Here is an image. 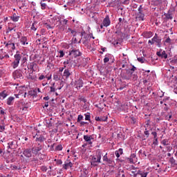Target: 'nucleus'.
Masks as SVG:
<instances>
[{"mask_svg":"<svg viewBox=\"0 0 177 177\" xmlns=\"http://www.w3.org/2000/svg\"><path fill=\"white\" fill-rule=\"evenodd\" d=\"M6 44V48L7 49H11V50H15L16 48H19L20 46V43L17 41V39L16 37H13L7 43H4Z\"/></svg>","mask_w":177,"mask_h":177,"instance_id":"1","label":"nucleus"},{"mask_svg":"<svg viewBox=\"0 0 177 177\" xmlns=\"http://www.w3.org/2000/svg\"><path fill=\"white\" fill-rule=\"evenodd\" d=\"M102 153L100 150H97L96 151L95 156H93L91 160V165L93 167H96L97 165V162H101L100 160H102Z\"/></svg>","mask_w":177,"mask_h":177,"instance_id":"2","label":"nucleus"},{"mask_svg":"<svg viewBox=\"0 0 177 177\" xmlns=\"http://www.w3.org/2000/svg\"><path fill=\"white\" fill-rule=\"evenodd\" d=\"M14 59L12 66L14 68H17V67H19L20 60H21V55H20V52L19 50H17L16 54L14 55Z\"/></svg>","mask_w":177,"mask_h":177,"instance_id":"3","label":"nucleus"},{"mask_svg":"<svg viewBox=\"0 0 177 177\" xmlns=\"http://www.w3.org/2000/svg\"><path fill=\"white\" fill-rule=\"evenodd\" d=\"M132 74H133V72H131V71H129L128 69L126 71H122L120 73V75L122 78V80H129L132 77Z\"/></svg>","mask_w":177,"mask_h":177,"instance_id":"4","label":"nucleus"},{"mask_svg":"<svg viewBox=\"0 0 177 177\" xmlns=\"http://www.w3.org/2000/svg\"><path fill=\"white\" fill-rule=\"evenodd\" d=\"M154 42L157 44L158 48H161V39L158 38L157 34L151 39L149 40L148 44H151V45L154 44Z\"/></svg>","mask_w":177,"mask_h":177,"instance_id":"5","label":"nucleus"},{"mask_svg":"<svg viewBox=\"0 0 177 177\" xmlns=\"http://www.w3.org/2000/svg\"><path fill=\"white\" fill-rule=\"evenodd\" d=\"M12 77L15 80H23L24 78V75H23V73L20 70H16L12 73Z\"/></svg>","mask_w":177,"mask_h":177,"instance_id":"6","label":"nucleus"},{"mask_svg":"<svg viewBox=\"0 0 177 177\" xmlns=\"http://www.w3.org/2000/svg\"><path fill=\"white\" fill-rule=\"evenodd\" d=\"M42 149H44V147L40 143H37V146L32 147V153L35 154V156H38V153H39Z\"/></svg>","mask_w":177,"mask_h":177,"instance_id":"7","label":"nucleus"},{"mask_svg":"<svg viewBox=\"0 0 177 177\" xmlns=\"http://www.w3.org/2000/svg\"><path fill=\"white\" fill-rule=\"evenodd\" d=\"M69 55L72 56V57H78L81 56V51H80V49L72 48L69 52Z\"/></svg>","mask_w":177,"mask_h":177,"instance_id":"8","label":"nucleus"},{"mask_svg":"<svg viewBox=\"0 0 177 177\" xmlns=\"http://www.w3.org/2000/svg\"><path fill=\"white\" fill-rule=\"evenodd\" d=\"M103 161H104V162H105V164H107L109 165H111V164H113L114 162V159L113 158H109L107 156V153H106L103 156Z\"/></svg>","mask_w":177,"mask_h":177,"instance_id":"9","label":"nucleus"},{"mask_svg":"<svg viewBox=\"0 0 177 177\" xmlns=\"http://www.w3.org/2000/svg\"><path fill=\"white\" fill-rule=\"evenodd\" d=\"M28 70H30L28 65H27V63H26V62H24L23 64H21V68L20 71L24 74H27Z\"/></svg>","mask_w":177,"mask_h":177,"instance_id":"10","label":"nucleus"},{"mask_svg":"<svg viewBox=\"0 0 177 177\" xmlns=\"http://www.w3.org/2000/svg\"><path fill=\"white\" fill-rule=\"evenodd\" d=\"M84 85V82L82 79L80 78L79 80L75 81V86L77 89H81Z\"/></svg>","mask_w":177,"mask_h":177,"instance_id":"11","label":"nucleus"},{"mask_svg":"<svg viewBox=\"0 0 177 177\" xmlns=\"http://www.w3.org/2000/svg\"><path fill=\"white\" fill-rule=\"evenodd\" d=\"M83 138L85 140V142L88 143V145H92L93 143L92 142V140H93V136L86 135V136H84Z\"/></svg>","mask_w":177,"mask_h":177,"instance_id":"12","label":"nucleus"},{"mask_svg":"<svg viewBox=\"0 0 177 177\" xmlns=\"http://www.w3.org/2000/svg\"><path fill=\"white\" fill-rule=\"evenodd\" d=\"M111 24V21H110V17L109 15H107L103 20L102 24L104 27H109L110 24Z\"/></svg>","mask_w":177,"mask_h":177,"instance_id":"13","label":"nucleus"},{"mask_svg":"<svg viewBox=\"0 0 177 177\" xmlns=\"http://www.w3.org/2000/svg\"><path fill=\"white\" fill-rule=\"evenodd\" d=\"M32 150L30 149H26L24 151L23 154L25 156V157H27V158H30L32 156Z\"/></svg>","mask_w":177,"mask_h":177,"instance_id":"14","label":"nucleus"},{"mask_svg":"<svg viewBox=\"0 0 177 177\" xmlns=\"http://www.w3.org/2000/svg\"><path fill=\"white\" fill-rule=\"evenodd\" d=\"M45 140H46V138L42 135L37 136V137L35 138V142L37 143H42L45 142Z\"/></svg>","mask_w":177,"mask_h":177,"instance_id":"15","label":"nucleus"},{"mask_svg":"<svg viewBox=\"0 0 177 177\" xmlns=\"http://www.w3.org/2000/svg\"><path fill=\"white\" fill-rule=\"evenodd\" d=\"M157 56H158L159 57H161L162 59H167L168 58V55L167 54V53H165V51H158L156 53Z\"/></svg>","mask_w":177,"mask_h":177,"instance_id":"16","label":"nucleus"},{"mask_svg":"<svg viewBox=\"0 0 177 177\" xmlns=\"http://www.w3.org/2000/svg\"><path fill=\"white\" fill-rule=\"evenodd\" d=\"M48 1H41L40 2V6H41V9L42 10H45V9H49V6H48Z\"/></svg>","mask_w":177,"mask_h":177,"instance_id":"17","label":"nucleus"},{"mask_svg":"<svg viewBox=\"0 0 177 177\" xmlns=\"http://www.w3.org/2000/svg\"><path fill=\"white\" fill-rule=\"evenodd\" d=\"M16 2L19 9H21L26 5V0H16Z\"/></svg>","mask_w":177,"mask_h":177,"instance_id":"18","label":"nucleus"},{"mask_svg":"<svg viewBox=\"0 0 177 177\" xmlns=\"http://www.w3.org/2000/svg\"><path fill=\"white\" fill-rule=\"evenodd\" d=\"M8 95V91L6 90L3 91L0 93V100H3L4 99H6V97Z\"/></svg>","mask_w":177,"mask_h":177,"instance_id":"19","label":"nucleus"},{"mask_svg":"<svg viewBox=\"0 0 177 177\" xmlns=\"http://www.w3.org/2000/svg\"><path fill=\"white\" fill-rule=\"evenodd\" d=\"M107 116H100V117H97L96 116L95 118V121H98V122H106L107 121Z\"/></svg>","mask_w":177,"mask_h":177,"instance_id":"20","label":"nucleus"},{"mask_svg":"<svg viewBox=\"0 0 177 177\" xmlns=\"http://www.w3.org/2000/svg\"><path fill=\"white\" fill-rule=\"evenodd\" d=\"M164 15L167 20H172L174 19V15H172L171 11H168L167 13H165Z\"/></svg>","mask_w":177,"mask_h":177,"instance_id":"21","label":"nucleus"},{"mask_svg":"<svg viewBox=\"0 0 177 177\" xmlns=\"http://www.w3.org/2000/svg\"><path fill=\"white\" fill-rule=\"evenodd\" d=\"M14 101H15V97H9L7 99V104L8 106H12V104H13Z\"/></svg>","mask_w":177,"mask_h":177,"instance_id":"22","label":"nucleus"},{"mask_svg":"<svg viewBox=\"0 0 177 177\" xmlns=\"http://www.w3.org/2000/svg\"><path fill=\"white\" fill-rule=\"evenodd\" d=\"M21 44L23 45H28V42L27 41V37L24 36L20 39Z\"/></svg>","mask_w":177,"mask_h":177,"instance_id":"23","label":"nucleus"},{"mask_svg":"<svg viewBox=\"0 0 177 177\" xmlns=\"http://www.w3.org/2000/svg\"><path fill=\"white\" fill-rule=\"evenodd\" d=\"M82 44L83 45H85V46H87V45L89 44V39H88V35L84 36V39H82Z\"/></svg>","mask_w":177,"mask_h":177,"instance_id":"24","label":"nucleus"},{"mask_svg":"<svg viewBox=\"0 0 177 177\" xmlns=\"http://www.w3.org/2000/svg\"><path fill=\"white\" fill-rule=\"evenodd\" d=\"M70 75H71V73H70V70L65 69L64 71L63 76L66 77V78H68V77H70Z\"/></svg>","mask_w":177,"mask_h":177,"instance_id":"25","label":"nucleus"},{"mask_svg":"<svg viewBox=\"0 0 177 177\" xmlns=\"http://www.w3.org/2000/svg\"><path fill=\"white\" fill-rule=\"evenodd\" d=\"M136 19H138L139 20H142L143 21V20H145V14L142 12H138Z\"/></svg>","mask_w":177,"mask_h":177,"instance_id":"26","label":"nucleus"},{"mask_svg":"<svg viewBox=\"0 0 177 177\" xmlns=\"http://www.w3.org/2000/svg\"><path fill=\"white\" fill-rule=\"evenodd\" d=\"M8 149H10L11 150H13V149H15V142L11 141L8 143Z\"/></svg>","mask_w":177,"mask_h":177,"instance_id":"27","label":"nucleus"},{"mask_svg":"<svg viewBox=\"0 0 177 177\" xmlns=\"http://www.w3.org/2000/svg\"><path fill=\"white\" fill-rule=\"evenodd\" d=\"M145 38H151L153 37V32H144Z\"/></svg>","mask_w":177,"mask_h":177,"instance_id":"28","label":"nucleus"},{"mask_svg":"<svg viewBox=\"0 0 177 177\" xmlns=\"http://www.w3.org/2000/svg\"><path fill=\"white\" fill-rule=\"evenodd\" d=\"M165 38H166L165 41L166 44H169V45L172 44V40L171 39V38H169V37H168V35H165Z\"/></svg>","mask_w":177,"mask_h":177,"instance_id":"29","label":"nucleus"},{"mask_svg":"<svg viewBox=\"0 0 177 177\" xmlns=\"http://www.w3.org/2000/svg\"><path fill=\"white\" fill-rule=\"evenodd\" d=\"M68 167H70V168H71L73 167V162H69L67 163H64V165H63V168H64V169H67V168H68Z\"/></svg>","mask_w":177,"mask_h":177,"instance_id":"30","label":"nucleus"},{"mask_svg":"<svg viewBox=\"0 0 177 177\" xmlns=\"http://www.w3.org/2000/svg\"><path fill=\"white\" fill-rule=\"evenodd\" d=\"M136 174H137V176L140 175V176L141 177H147L148 173L147 172L142 173V171L139 170Z\"/></svg>","mask_w":177,"mask_h":177,"instance_id":"31","label":"nucleus"},{"mask_svg":"<svg viewBox=\"0 0 177 177\" xmlns=\"http://www.w3.org/2000/svg\"><path fill=\"white\" fill-rule=\"evenodd\" d=\"M169 162L171 164L172 167H175V165H177L176 160H175L174 157L170 158Z\"/></svg>","mask_w":177,"mask_h":177,"instance_id":"32","label":"nucleus"},{"mask_svg":"<svg viewBox=\"0 0 177 177\" xmlns=\"http://www.w3.org/2000/svg\"><path fill=\"white\" fill-rule=\"evenodd\" d=\"M19 17L17 16L16 14H13V16L11 17V20L12 21H19Z\"/></svg>","mask_w":177,"mask_h":177,"instance_id":"33","label":"nucleus"},{"mask_svg":"<svg viewBox=\"0 0 177 177\" xmlns=\"http://www.w3.org/2000/svg\"><path fill=\"white\" fill-rule=\"evenodd\" d=\"M161 143L163 146H168V145H169V143H168V140L167 139L162 140Z\"/></svg>","mask_w":177,"mask_h":177,"instance_id":"34","label":"nucleus"},{"mask_svg":"<svg viewBox=\"0 0 177 177\" xmlns=\"http://www.w3.org/2000/svg\"><path fill=\"white\" fill-rule=\"evenodd\" d=\"M36 25H37V24L33 23L31 28H30V30H32L33 31H37V27Z\"/></svg>","mask_w":177,"mask_h":177,"instance_id":"35","label":"nucleus"},{"mask_svg":"<svg viewBox=\"0 0 177 177\" xmlns=\"http://www.w3.org/2000/svg\"><path fill=\"white\" fill-rule=\"evenodd\" d=\"M73 64V60L71 59H66V61L64 62V64L67 65V64Z\"/></svg>","mask_w":177,"mask_h":177,"instance_id":"36","label":"nucleus"},{"mask_svg":"<svg viewBox=\"0 0 177 177\" xmlns=\"http://www.w3.org/2000/svg\"><path fill=\"white\" fill-rule=\"evenodd\" d=\"M73 41L74 44H81V39H80L78 41V39H77V37H73Z\"/></svg>","mask_w":177,"mask_h":177,"instance_id":"37","label":"nucleus"},{"mask_svg":"<svg viewBox=\"0 0 177 177\" xmlns=\"http://www.w3.org/2000/svg\"><path fill=\"white\" fill-rule=\"evenodd\" d=\"M170 64L173 66H175V67H177V59H173L170 62Z\"/></svg>","mask_w":177,"mask_h":177,"instance_id":"38","label":"nucleus"},{"mask_svg":"<svg viewBox=\"0 0 177 177\" xmlns=\"http://www.w3.org/2000/svg\"><path fill=\"white\" fill-rule=\"evenodd\" d=\"M53 80H55V81H59V80H60V77H59V75H57V73L54 74Z\"/></svg>","mask_w":177,"mask_h":177,"instance_id":"39","label":"nucleus"},{"mask_svg":"<svg viewBox=\"0 0 177 177\" xmlns=\"http://www.w3.org/2000/svg\"><path fill=\"white\" fill-rule=\"evenodd\" d=\"M68 31H70L71 34L73 35V37H75V35H77V32H75V30H71V28H68Z\"/></svg>","mask_w":177,"mask_h":177,"instance_id":"40","label":"nucleus"},{"mask_svg":"<svg viewBox=\"0 0 177 177\" xmlns=\"http://www.w3.org/2000/svg\"><path fill=\"white\" fill-rule=\"evenodd\" d=\"M10 31H16V29H15V28L8 26L7 29V32H10Z\"/></svg>","mask_w":177,"mask_h":177,"instance_id":"41","label":"nucleus"},{"mask_svg":"<svg viewBox=\"0 0 177 177\" xmlns=\"http://www.w3.org/2000/svg\"><path fill=\"white\" fill-rule=\"evenodd\" d=\"M85 120L86 121H91V115L89 114H85Z\"/></svg>","mask_w":177,"mask_h":177,"instance_id":"42","label":"nucleus"},{"mask_svg":"<svg viewBox=\"0 0 177 177\" xmlns=\"http://www.w3.org/2000/svg\"><path fill=\"white\" fill-rule=\"evenodd\" d=\"M153 145H154L155 146H157L158 145V138H154L153 141Z\"/></svg>","mask_w":177,"mask_h":177,"instance_id":"43","label":"nucleus"},{"mask_svg":"<svg viewBox=\"0 0 177 177\" xmlns=\"http://www.w3.org/2000/svg\"><path fill=\"white\" fill-rule=\"evenodd\" d=\"M84 116L82 115H79L77 118V122H81L82 120H83Z\"/></svg>","mask_w":177,"mask_h":177,"instance_id":"44","label":"nucleus"},{"mask_svg":"<svg viewBox=\"0 0 177 177\" xmlns=\"http://www.w3.org/2000/svg\"><path fill=\"white\" fill-rule=\"evenodd\" d=\"M28 95H29L30 96H35V91H30L28 92Z\"/></svg>","mask_w":177,"mask_h":177,"instance_id":"45","label":"nucleus"},{"mask_svg":"<svg viewBox=\"0 0 177 177\" xmlns=\"http://www.w3.org/2000/svg\"><path fill=\"white\" fill-rule=\"evenodd\" d=\"M41 169L43 172H46L48 171V167L46 166H42Z\"/></svg>","mask_w":177,"mask_h":177,"instance_id":"46","label":"nucleus"},{"mask_svg":"<svg viewBox=\"0 0 177 177\" xmlns=\"http://www.w3.org/2000/svg\"><path fill=\"white\" fill-rule=\"evenodd\" d=\"M55 161H56L57 164L58 165H62L63 164V162L62 161V160H57V159H55Z\"/></svg>","mask_w":177,"mask_h":177,"instance_id":"47","label":"nucleus"},{"mask_svg":"<svg viewBox=\"0 0 177 177\" xmlns=\"http://www.w3.org/2000/svg\"><path fill=\"white\" fill-rule=\"evenodd\" d=\"M151 135L153 136V139H158V138L157 137V132L153 131L151 133Z\"/></svg>","mask_w":177,"mask_h":177,"instance_id":"48","label":"nucleus"},{"mask_svg":"<svg viewBox=\"0 0 177 177\" xmlns=\"http://www.w3.org/2000/svg\"><path fill=\"white\" fill-rule=\"evenodd\" d=\"M56 150H58V151H60L63 150V147H62V145H57L56 147Z\"/></svg>","mask_w":177,"mask_h":177,"instance_id":"49","label":"nucleus"},{"mask_svg":"<svg viewBox=\"0 0 177 177\" xmlns=\"http://www.w3.org/2000/svg\"><path fill=\"white\" fill-rule=\"evenodd\" d=\"M138 62H140V63H145V58L143 57H139L138 58Z\"/></svg>","mask_w":177,"mask_h":177,"instance_id":"50","label":"nucleus"},{"mask_svg":"<svg viewBox=\"0 0 177 177\" xmlns=\"http://www.w3.org/2000/svg\"><path fill=\"white\" fill-rule=\"evenodd\" d=\"M131 124H136V118L131 117Z\"/></svg>","mask_w":177,"mask_h":177,"instance_id":"51","label":"nucleus"},{"mask_svg":"<svg viewBox=\"0 0 177 177\" xmlns=\"http://www.w3.org/2000/svg\"><path fill=\"white\" fill-rule=\"evenodd\" d=\"M127 70L130 71V73H133V71L136 70V67H135V66H133L132 68Z\"/></svg>","mask_w":177,"mask_h":177,"instance_id":"52","label":"nucleus"},{"mask_svg":"<svg viewBox=\"0 0 177 177\" xmlns=\"http://www.w3.org/2000/svg\"><path fill=\"white\" fill-rule=\"evenodd\" d=\"M64 57V52L63 50L59 51V57Z\"/></svg>","mask_w":177,"mask_h":177,"instance_id":"53","label":"nucleus"},{"mask_svg":"<svg viewBox=\"0 0 177 177\" xmlns=\"http://www.w3.org/2000/svg\"><path fill=\"white\" fill-rule=\"evenodd\" d=\"M117 151H118V152L119 153V154H120V155H122V153H124V151H123V149H122V148H120Z\"/></svg>","mask_w":177,"mask_h":177,"instance_id":"54","label":"nucleus"},{"mask_svg":"<svg viewBox=\"0 0 177 177\" xmlns=\"http://www.w3.org/2000/svg\"><path fill=\"white\" fill-rule=\"evenodd\" d=\"M117 151H118V152L119 153V154H120V155H122V153H124V151H123V149H122V148H120Z\"/></svg>","mask_w":177,"mask_h":177,"instance_id":"55","label":"nucleus"},{"mask_svg":"<svg viewBox=\"0 0 177 177\" xmlns=\"http://www.w3.org/2000/svg\"><path fill=\"white\" fill-rule=\"evenodd\" d=\"M145 135H146L147 138H149L150 133H149V131H147V129H146V131L144 132Z\"/></svg>","mask_w":177,"mask_h":177,"instance_id":"56","label":"nucleus"},{"mask_svg":"<svg viewBox=\"0 0 177 177\" xmlns=\"http://www.w3.org/2000/svg\"><path fill=\"white\" fill-rule=\"evenodd\" d=\"M46 124L48 127H52V122H50V120H46Z\"/></svg>","mask_w":177,"mask_h":177,"instance_id":"57","label":"nucleus"},{"mask_svg":"<svg viewBox=\"0 0 177 177\" xmlns=\"http://www.w3.org/2000/svg\"><path fill=\"white\" fill-rule=\"evenodd\" d=\"M164 106H165L164 107L165 111H168V110H169V108H168V105H167V104H164Z\"/></svg>","mask_w":177,"mask_h":177,"instance_id":"58","label":"nucleus"},{"mask_svg":"<svg viewBox=\"0 0 177 177\" xmlns=\"http://www.w3.org/2000/svg\"><path fill=\"white\" fill-rule=\"evenodd\" d=\"M44 78H46V77L44 75H41L39 77V81H42V80H44Z\"/></svg>","mask_w":177,"mask_h":177,"instance_id":"59","label":"nucleus"},{"mask_svg":"<svg viewBox=\"0 0 177 177\" xmlns=\"http://www.w3.org/2000/svg\"><path fill=\"white\" fill-rule=\"evenodd\" d=\"M130 1H131V0H124V1H123L124 5H129Z\"/></svg>","mask_w":177,"mask_h":177,"instance_id":"60","label":"nucleus"},{"mask_svg":"<svg viewBox=\"0 0 177 177\" xmlns=\"http://www.w3.org/2000/svg\"><path fill=\"white\" fill-rule=\"evenodd\" d=\"M127 161H129V162L133 163V159L131 156L127 158Z\"/></svg>","mask_w":177,"mask_h":177,"instance_id":"61","label":"nucleus"},{"mask_svg":"<svg viewBox=\"0 0 177 177\" xmlns=\"http://www.w3.org/2000/svg\"><path fill=\"white\" fill-rule=\"evenodd\" d=\"M5 131V126H0V132H3Z\"/></svg>","mask_w":177,"mask_h":177,"instance_id":"62","label":"nucleus"},{"mask_svg":"<svg viewBox=\"0 0 177 177\" xmlns=\"http://www.w3.org/2000/svg\"><path fill=\"white\" fill-rule=\"evenodd\" d=\"M109 60H110V58L106 57L104 59V63H108V62H109Z\"/></svg>","mask_w":177,"mask_h":177,"instance_id":"63","label":"nucleus"},{"mask_svg":"<svg viewBox=\"0 0 177 177\" xmlns=\"http://www.w3.org/2000/svg\"><path fill=\"white\" fill-rule=\"evenodd\" d=\"M115 155L116 156L117 158H120V154L119 152H118V151H115Z\"/></svg>","mask_w":177,"mask_h":177,"instance_id":"64","label":"nucleus"}]
</instances>
